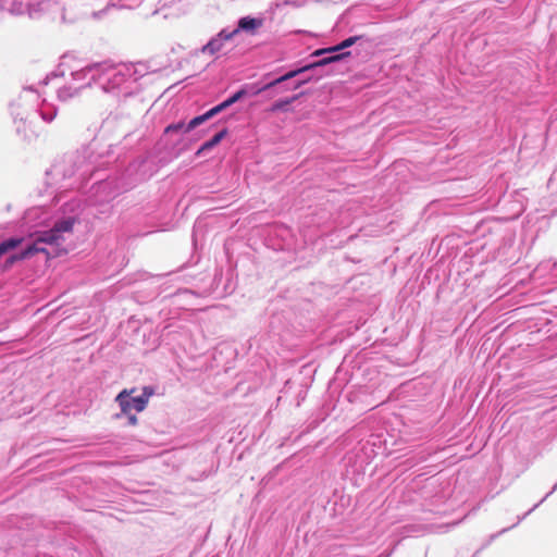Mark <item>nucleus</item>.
I'll list each match as a JSON object with an SVG mask.
<instances>
[{"label": "nucleus", "instance_id": "obj_20", "mask_svg": "<svg viewBox=\"0 0 557 557\" xmlns=\"http://www.w3.org/2000/svg\"><path fill=\"white\" fill-rule=\"evenodd\" d=\"M520 522H516L513 523L511 527H508V528H504L503 530H500L499 532L497 533H494V534H491L488 540L486 541V543L481 547V549H484L485 547H487L493 541H495L500 534H504L506 533L507 531H509L510 529L517 527Z\"/></svg>", "mask_w": 557, "mask_h": 557}, {"label": "nucleus", "instance_id": "obj_4", "mask_svg": "<svg viewBox=\"0 0 557 557\" xmlns=\"http://www.w3.org/2000/svg\"><path fill=\"white\" fill-rule=\"evenodd\" d=\"M362 38H363V36H350L335 46L315 50L311 54V57L318 58V59L312 61L309 64L301 66L300 69L302 70V73L312 71V70H315L319 67H324L332 63H337V62L350 57V51H344V50L347 48H350L351 46L357 44Z\"/></svg>", "mask_w": 557, "mask_h": 557}, {"label": "nucleus", "instance_id": "obj_30", "mask_svg": "<svg viewBox=\"0 0 557 557\" xmlns=\"http://www.w3.org/2000/svg\"><path fill=\"white\" fill-rule=\"evenodd\" d=\"M481 550H482L481 548H480V549H478V550L473 554V556H472V557H478Z\"/></svg>", "mask_w": 557, "mask_h": 557}, {"label": "nucleus", "instance_id": "obj_15", "mask_svg": "<svg viewBox=\"0 0 557 557\" xmlns=\"http://www.w3.org/2000/svg\"><path fill=\"white\" fill-rule=\"evenodd\" d=\"M298 95H295L290 98L280 99L272 103L270 111L271 112H278V111H286L288 107L298 99Z\"/></svg>", "mask_w": 557, "mask_h": 557}, {"label": "nucleus", "instance_id": "obj_6", "mask_svg": "<svg viewBox=\"0 0 557 557\" xmlns=\"http://www.w3.org/2000/svg\"><path fill=\"white\" fill-rule=\"evenodd\" d=\"M262 25V17H253L250 15L240 17L235 28H224L216 37L211 38V54L222 49V41L232 40L239 33L255 35Z\"/></svg>", "mask_w": 557, "mask_h": 557}, {"label": "nucleus", "instance_id": "obj_10", "mask_svg": "<svg viewBox=\"0 0 557 557\" xmlns=\"http://www.w3.org/2000/svg\"><path fill=\"white\" fill-rule=\"evenodd\" d=\"M209 120V110L203 112L202 114L193 117L188 123L185 122H177L174 124H170L165 127V134H173L178 133L185 136H188L191 134L193 131H195L198 126L203 124Z\"/></svg>", "mask_w": 557, "mask_h": 557}, {"label": "nucleus", "instance_id": "obj_23", "mask_svg": "<svg viewBox=\"0 0 557 557\" xmlns=\"http://www.w3.org/2000/svg\"><path fill=\"white\" fill-rule=\"evenodd\" d=\"M124 416L127 418V424L128 425L134 426V425H136L138 423V419H137L135 413H123V417Z\"/></svg>", "mask_w": 557, "mask_h": 557}, {"label": "nucleus", "instance_id": "obj_28", "mask_svg": "<svg viewBox=\"0 0 557 557\" xmlns=\"http://www.w3.org/2000/svg\"><path fill=\"white\" fill-rule=\"evenodd\" d=\"M109 182H102L98 185V190H104L109 186Z\"/></svg>", "mask_w": 557, "mask_h": 557}, {"label": "nucleus", "instance_id": "obj_9", "mask_svg": "<svg viewBox=\"0 0 557 557\" xmlns=\"http://www.w3.org/2000/svg\"><path fill=\"white\" fill-rule=\"evenodd\" d=\"M237 350L233 343L228 341L219 342L211 350V361L215 362L216 368L224 371L228 369L230 363L236 358Z\"/></svg>", "mask_w": 557, "mask_h": 557}, {"label": "nucleus", "instance_id": "obj_1", "mask_svg": "<svg viewBox=\"0 0 557 557\" xmlns=\"http://www.w3.org/2000/svg\"><path fill=\"white\" fill-rule=\"evenodd\" d=\"M103 0H1L4 10L14 15H27L29 18H40L49 15L52 20H60L65 23H73L81 15L78 3L88 7H96Z\"/></svg>", "mask_w": 557, "mask_h": 557}, {"label": "nucleus", "instance_id": "obj_24", "mask_svg": "<svg viewBox=\"0 0 557 557\" xmlns=\"http://www.w3.org/2000/svg\"><path fill=\"white\" fill-rule=\"evenodd\" d=\"M459 522H453V523H447V524H441L438 525V530L436 532L438 533H444V532H447L450 528H454L455 525H457Z\"/></svg>", "mask_w": 557, "mask_h": 557}, {"label": "nucleus", "instance_id": "obj_12", "mask_svg": "<svg viewBox=\"0 0 557 557\" xmlns=\"http://www.w3.org/2000/svg\"><path fill=\"white\" fill-rule=\"evenodd\" d=\"M136 5V0H109L107 5L99 11H92L91 15L95 18H100L106 12L113 8L132 9Z\"/></svg>", "mask_w": 557, "mask_h": 557}, {"label": "nucleus", "instance_id": "obj_7", "mask_svg": "<svg viewBox=\"0 0 557 557\" xmlns=\"http://www.w3.org/2000/svg\"><path fill=\"white\" fill-rule=\"evenodd\" d=\"M300 74H302V70L300 67H298L296 70H290L287 73L281 75L280 77H277L269 83H265V84H260V83L244 84L237 91H235V94H236V97L238 98V100H242L246 97H255L262 92L273 90L276 85H280L285 81H290Z\"/></svg>", "mask_w": 557, "mask_h": 557}, {"label": "nucleus", "instance_id": "obj_27", "mask_svg": "<svg viewBox=\"0 0 557 557\" xmlns=\"http://www.w3.org/2000/svg\"><path fill=\"white\" fill-rule=\"evenodd\" d=\"M208 149H209V140H206L201 144L200 148L197 151V154H199Z\"/></svg>", "mask_w": 557, "mask_h": 557}, {"label": "nucleus", "instance_id": "obj_21", "mask_svg": "<svg viewBox=\"0 0 557 557\" xmlns=\"http://www.w3.org/2000/svg\"><path fill=\"white\" fill-rule=\"evenodd\" d=\"M520 522H516L513 523L511 527H508V528H504L503 530H500L499 532L497 533H494V534H491L488 540L486 541V543L481 547V549H484L485 547H487L493 541H495L500 534H504L506 533L507 531H509L510 529L517 527Z\"/></svg>", "mask_w": 557, "mask_h": 557}, {"label": "nucleus", "instance_id": "obj_13", "mask_svg": "<svg viewBox=\"0 0 557 557\" xmlns=\"http://www.w3.org/2000/svg\"><path fill=\"white\" fill-rule=\"evenodd\" d=\"M37 112L39 113L42 121L51 123L57 116L58 110L54 104L48 103L44 100Z\"/></svg>", "mask_w": 557, "mask_h": 557}, {"label": "nucleus", "instance_id": "obj_8", "mask_svg": "<svg viewBox=\"0 0 557 557\" xmlns=\"http://www.w3.org/2000/svg\"><path fill=\"white\" fill-rule=\"evenodd\" d=\"M133 392L134 389H123L116 395L115 403L119 405L121 411L114 414V419H121L123 413H134L133 411L141 412L146 409L147 396L138 395L132 397L131 394Z\"/></svg>", "mask_w": 557, "mask_h": 557}, {"label": "nucleus", "instance_id": "obj_17", "mask_svg": "<svg viewBox=\"0 0 557 557\" xmlns=\"http://www.w3.org/2000/svg\"><path fill=\"white\" fill-rule=\"evenodd\" d=\"M22 243V238L10 237L0 243V258L8 251L16 248Z\"/></svg>", "mask_w": 557, "mask_h": 557}, {"label": "nucleus", "instance_id": "obj_25", "mask_svg": "<svg viewBox=\"0 0 557 557\" xmlns=\"http://www.w3.org/2000/svg\"><path fill=\"white\" fill-rule=\"evenodd\" d=\"M34 97V90L32 88L24 89L23 94L21 95V100H27L28 98Z\"/></svg>", "mask_w": 557, "mask_h": 557}, {"label": "nucleus", "instance_id": "obj_29", "mask_svg": "<svg viewBox=\"0 0 557 557\" xmlns=\"http://www.w3.org/2000/svg\"><path fill=\"white\" fill-rule=\"evenodd\" d=\"M208 49H209V42L205 44V45L201 47L200 52L205 53Z\"/></svg>", "mask_w": 557, "mask_h": 557}, {"label": "nucleus", "instance_id": "obj_16", "mask_svg": "<svg viewBox=\"0 0 557 557\" xmlns=\"http://www.w3.org/2000/svg\"><path fill=\"white\" fill-rule=\"evenodd\" d=\"M237 101H239V100L236 97V94L234 92L233 95L227 97L224 101H222L221 103H219L215 107L211 108V117L215 116L216 114H219L220 112H222L226 108L231 107L232 104L236 103Z\"/></svg>", "mask_w": 557, "mask_h": 557}, {"label": "nucleus", "instance_id": "obj_18", "mask_svg": "<svg viewBox=\"0 0 557 557\" xmlns=\"http://www.w3.org/2000/svg\"><path fill=\"white\" fill-rule=\"evenodd\" d=\"M308 81H309V78L298 79V81L293 82L292 84H286V82H287V81H285V82H283L282 84L276 85V86L274 87V88H276V89H275V94L283 92V91H287V90H296V89H298L300 86H302L304 84H306Z\"/></svg>", "mask_w": 557, "mask_h": 557}, {"label": "nucleus", "instance_id": "obj_14", "mask_svg": "<svg viewBox=\"0 0 557 557\" xmlns=\"http://www.w3.org/2000/svg\"><path fill=\"white\" fill-rule=\"evenodd\" d=\"M13 116L17 133H23L24 136L27 137V122H29V114L23 115L13 111Z\"/></svg>", "mask_w": 557, "mask_h": 557}, {"label": "nucleus", "instance_id": "obj_5", "mask_svg": "<svg viewBox=\"0 0 557 557\" xmlns=\"http://www.w3.org/2000/svg\"><path fill=\"white\" fill-rule=\"evenodd\" d=\"M98 63L85 66L71 73V82L58 88V98L66 101L76 96L81 89L96 85Z\"/></svg>", "mask_w": 557, "mask_h": 557}, {"label": "nucleus", "instance_id": "obj_2", "mask_svg": "<svg viewBox=\"0 0 557 557\" xmlns=\"http://www.w3.org/2000/svg\"><path fill=\"white\" fill-rule=\"evenodd\" d=\"M97 86L119 102L140 90L139 79L148 74L144 63H98Z\"/></svg>", "mask_w": 557, "mask_h": 557}, {"label": "nucleus", "instance_id": "obj_22", "mask_svg": "<svg viewBox=\"0 0 557 557\" xmlns=\"http://www.w3.org/2000/svg\"><path fill=\"white\" fill-rule=\"evenodd\" d=\"M224 134H225V131H221V132L214 134L213 136H211V147L218 145L222 140Z\"/></svg>", "mask_w": 557, "mask_h": 557}, {"label": "nucleus", "instance_id": "obj_11", "mask_svg": "<svg viewBox=\"0 0 557 557\" xmlns=\"http://www.w3.org/2000/svg\"><path fill=\"white\" fill-rule=\"evenodd\" d=\"M208 219L205 215H200L195 224H194V232H193V243L195 248H203L207 240V234H208Z\"/></svg>", "mask_w": 557, "mask_h": 557}, {"label": "nucleus", "instance_id": "obj_26", "mask_svg": "<svg viewBox=\"0 0 557 557\" xmlns=\"http://www.w3.org/2000/svg\"><path fill=\"white\" fill-rule=\"evenodd\" d=\"M153 392L150 387H144L141 395L147 396V403L149 401V398L152 396Z\"/></svg>", "mask_w": 557, "mask_h": 557}, {"label": "nucleus", "instance_id": "obj_19", "mask_svg": "<svg viewBox=\"0 0 557 557\" xmlns=\"http://www.w3.org/2000/svg\"><path fill=\"white\" fill-rule=\"evenodd\" d=\"M557 490V483L553 486V488L537 503L535 504L529 511L524 515L518 517V522H521L525 519L533 510H535L542 503H544L555 491Z\"/></svg>", "mask_w": 557, "mask_h": 557}, {"label": "nucleus", "instance_id": "obj_3", "mask_svg": "<svg viewBox=\"0 0 557 557\" xmlns=\"http://www.w3.org/2000/svg\"><path fill=\"white\" fill-rule=\"evenodd\" d=\"M75 223L74 216H67L57 221L50 230L36 233L33 243L28 244L21 252L9 257L5 265L10 267L16 261L28 259L39 252L46 253L48 258L67 252L64 244L72 235Z\"/></svg>", "mask_w": 557, "mask_h": 557}]
</instances>
